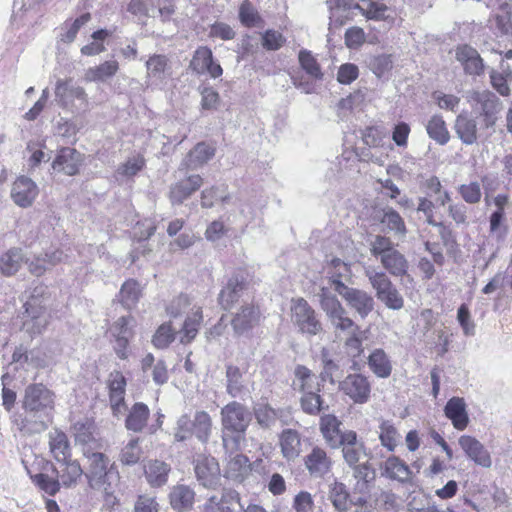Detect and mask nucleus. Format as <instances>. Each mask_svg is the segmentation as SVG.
<instances>
[{
    "label": "nucleus",
    "mask_w": 512,
    "mask_h": 512,
    "mask_svg": "<svg viewBox=\"0 0 512 512\" xmlns=\"http://www.w3.org/2000/svg\"><path fill=\"white\" fill-rule=\"evenodd\" d=\"M371 255L379 259L383 268L392 276L403 277L407 274L409 264L392 240L383 235L375 236L370 246Z\"/></svg>",
    "instance_id": "obj_1"
},
{
    "label": "nucleus",
    "mask_w": 512,
    "mask_h": 512,
    "mask_svg": "<svg viewBox=\"0 0 512 512\" xmlns=\"http://www.w3.org/2000/svg\"><path fill=\"white\" fill-rule=\"evenodd\" d=\"M221 421L224 433V446L228 448V437H231L235 446L238 447L240 440L244 439L245 432L249 426V411L239 402H230L221 409Z\"/></svg>",
    "instance_id": "obj_2"
},
{
    "label": "nucleus",
    "mask_w": 512,
    "mask_h": 512,
    "mask_svg": "<svg viewBox=\"0 0 512 512\" xmlns=\"http://www.w3.org/2000/svg\"><path fill=\"white\" fill-rule=\"evenodd\" d=\"M417 210L424 214L428 224L438 229L447 254L455 256L459 251L456 236L450 226L443 222V214L438 212L437 206L430 199L421 197L418 202Z\"/></svg>",
    "instance_id": "obj_3"
},
{
    "label": "nucleus",
    "mask_w": 512,
    "mask_h": 512,
    "mask_svg": "<svg viewBox=\"0 0 512 512\" xmlns=\"http://www.w3.org/2000/svg\"><path fill=\"white\" fill-rule=\"evenodd\" d=\"M84 457L88 460V468L85 476L91 486L94 485H111L109 479H119V473L115 469L114 464L110 463L107 455L101 452H90L88 449L83 450Z\"/></svg>",
    "instance_id": "obj_4"
},
{
    "label": "nucleus",
    "mask_w": 512,
    "mask_h": 512,
    "mask_svg": "<svg viewBox=\"0 0 512 512\" xmlns=\"http://www.w3.org/2000/svg\"><path fill=\"white\" fill-rule=\"evenodd\" d=\"M321 309L326 313L328 319L336 330L359 331V326L347 316V311L328 288L323 287L319 294Z\"/></svg>",
    "instance_id": "obj_5"
},
{
    "label": "nucleus",
    "mask_w": 512,
    "mask_h": 512,
    "mask_svg": "<svg viewBox=\"0 0 512 512\" xmlns=\"http://www.w3.org/2000/svg\"><path fill=\"white\" fill-rule=\"evenodd\" d=\"M291 320L302 334L317 335L322 331V323L315 309L302 297L291 300Z\"/></svg>",
    "instance_id": "obj_6"
},
{
    "label": "nucleus",
    "mask_w": 512,
    "mask_h": 512,
    "mask_svg": "<svg viewBox=\"0 0 512 512\" xmlns=\"http://www.w3.org/2000/svg\"><path fill=\"white\" fill-rule=\"evenodd\" d=\"M55 394L43 383L29 384L25 388L22 399V408L28 412H41L53 410L55 407Z\"/></svg>",
    "instance_id": "obj_7"
},
{
    "label": "nucleus",
    "mask_w": 512,
    "mask_h": 512,
    "mask_svg": "<svg viewBox=\"0 0 512 512\" xmlns=\"http://www.w3.org/2000/svg\"><path fill=\"white\" fill-rule=\"evenodd\" d=\"M372 287L376 290L377 298L388 308L399 310L404 306L403 297L384 272H375L369 276Z\"/></svg>",
    "instance_id": "obj_8"
},
{
    "label": "nucleus",
    "mask_w": 512,
    "mask_h": 512,
    "mask_svg": "<svg viewBox=\"0 0 512 512\" xmlns=\"http://www.w3.org/2000/svg\"><path fill=\"white\" fill-rule=\"evenodd\" d=\"M340 391L354 404H365L371 398L369 378L359 373L347 375L339 384Z\"/></svg>",
    "instance_id": "obj_9"
},
{
    "label": "nucleus",
    "mask_w": 512,
    "mask_h": 512,
    "mask_svg": "<svg viewBox=\"0 0 512 512\" xmlns=\"http://www.w3.org/2000/svg\"><path fill=\"white\" fill-rule=\"evenodd\" d=\"M71 434L76 444L84 449L101 448V437L96 421L92 417L79 419L71 425Z\"/></svg>",
    "instance_id": "obj_10"
},
{
    "label": "nucleus",
    "mask_w": 512,
    "mask_h": 512,
    "mask_svg": "<svg viewBox=\"0 0 512 512\" xmlns=\"http://www.w3.org/2000/svg\"><path fill=\"white\" fill-rule=\"evenodd\" d=\"M197 480L206 488H216L220 484L221 471L217 459L211 455L200 454L194 460Z\"/></svg>",
    "instance_id": "obj_11"
},
{
    "label": "nucleus",
    "mask_w": 512,
    "mask_h": 512,
    "mask_svg": "<svg viewBox=\"0 0 512 512\" xmlns=\"http://www.w3.org/2000/svg\"><path fill=\"white\" fill-rule=\"evenodd\" d=\"M253 469V463L245 454L230 451L226 457L223 475L233 482L243 483L252 475Z\"/></svg>",
    "instance_id": "obj_12"
},
{
    "label": "nucleus",
    "mask_w": 512,
    "mask_h": 512,
    "mask_svg": "<svg viewBox=\"0 0 512 512\" xmlns=\"http://www.w3.org/2000/svg\"><path fill=\"white\" fill-rule=\"evenodd\" d=\"M126 386L127 380L121 371L115 370L109 374L107 379L108 398L114 416H119L126 408Z\"/></svg>",
    "instance_id": "obj_13"
},
{
    "label": "nucleus",
    "mask_w": 512,
    "mask_h": 512,
    "mask_svg": "<svg viewBox=\"0 0 512 512\" xmlns=\"http://www.w3.org/2000/svg\"><path fill=\"white\" fill-rule=\"evenodd\" d=\"M241 499L238 492L224 489L220 495L209 497L201 507V512H242Z\"/></svg>",
    "instance_id": "obj_14"
},
{
    "label": "nucleus",
    "mask_w": 512,
    "mask_h": 512,
    "mask_svg": "<svg viewBox=\"0 0 512 512\" xmlns=\"http://www.w3.org/2000/svg\"><path fill=\"white\" fill-rule=\"evenodd\" d=\"M83 161V155L75 148L62 147L57 151L52 169L67 176H75L80 172Z\"/></svg>",
    "instance_id": "obj_15"
},
{
    "label": "nucleus",
    "mask_w": 512,
    "mask_h": 512,
    "mask_svg": "<svg viewBox=\"0 0 512 512\" xmlns=\"http://www.w3.org/2000/svg\"><path fill=\"white\" fill-rule=\"evenodd\" d=\"M189 67L198 75L209 74L212 78H219L223 73L221 65L214 61L212 50L207 46L195 50Z\"/></svg>",
    "instance_id": "obj_16"
},
{
    "label": "nucleus",
    "mask_w": 512,
    "mask_h": 512,
    "mask_svg": "<svg viewBox=\"0 0 512 512\" xmlns=\"http://www.w3.org/2000/svg\"><path fill=\"white\" fill-rule=\"evenodd\" d=\"M303 462L310 476L316 478H323L329 474L333 465L327 451L320 446H314L303 458Z\"/></svg>",
    "instance_id": "obj_17"
},
{
    "label": "nucleus",
    "mask_w": 512,
    "mask_h": 512,
    "mask_svg": "<svg viewBox=\"0 0 512 512\" xmlns=\"http://www.w3.org/2000/svg\"><path fill=\"white\" fill-rule=\"evenodd\" d=\"M248 286V275L239 273L233 275L219 294V303L225 310H229L238 302L243 291Z\"/></svg>",
    "instance_id": "obj_18"
},
{
    "label": "nucleus",
    "mask_w": 512,
    "mask_h": 512,
    "mask_svg": "<svg viewBox=\"0 0 512 512\" xmlns=\"http://www.w3.org/2000/svg\"><path fill=\"white\" fill-rule=\"evenodd\" d=\"M459 445L465 455L475 464L484 468H489L492 465V459L489 451L475 437L462 435L459 438Z\"/></svg>",
    "instance_id": "obj_19"
},
{
    "label": "nucleus",
    "mask_w": 512,
    "mask_h": 512,
    "mask_svg": "<svg viewBox=\"0 0 512 512\" xmlns=\"http://www.w3.org/2000/svg\"><path fill=\"white\" fill-rule=\"evenodd\" d=\"M337 293L351 308L355 309L362 318L366 317L373 310V298L363 290L347 286L342 287V290H339Z\"/></svg>",
    "instance_id": "obj_20"
},
{
    "label": "nucleus",
    "mask_w": 512,
    "mask_h": 512,
    "mask_svg": "<svg viewBox=\"0 0 512 512\" xmlns=\"http://www.w3.org/2000/svg\"><path fill=\"white\" fill-rule=\"evenodd\" d=\"M342 447L343 458L351 467H356L365 451V446L358 441V435L353 430H346L338 441V447Z\"/></svg>",
    "instance_id": "obj_21"
},
{
    "label": "nucleus",
    "mask_w": 512,
    "mask_h": 512,
    "mask_svg": "<svg viewBox=\"0 0 512 512\" xmlns=\"http://www.w3.org/2000/svg\"><path fill=\"white\" fill-rule=\"evenodd\" d=\"M38 195L36 184L26 176L18 177L11 189V198L19 207L26 208L32 205Z\"/></svg>",
    "instance_id": "obj_22"
},
{
    "label": "nucleus",
    "mask_w": 512,
    "mask_h": 512,
    "mask_svg": "<svg viewBox=\"0 0 512 512\" xmlns=\"http://www.w3.org/2000/svg\"><path fill=\"white\" fill-rule=\"evenodd\" d=\"M203 320L204 316L202 307L194 306L186 315L178 332L179 342L183 345L192 343L199 333Z\"/></svg>",
    "instance_id": "obj_23"
},
{
    "label": "nucleus",
    "mask_w": 512,
    "mask_h": 512,
    "mask_svg": "<svg viewBox=\"0 0 512 512\" xmlns=\"http://www.w3.org/2000/svg\"><path fill=\"white\" fill-rule=\"evenodd\" d=\"M57 463L59 464V468H55L53 465L52 467L53 471L56 472L61 486L65 488L76 486L84 475L80 462L70 457Z\"/></svg>",
    "instance_id": "obj_24"
},
{
    "label": "nucleus",
    "mask_w": 512,
    "mask_h": 512,
    "mask_svg": "<svg viewBox=\"0 0 512 512\" xmlns=\"http://www.w3.org/2000/svg\"><path fill=\"white\" fill-rule=\"evenodd\" d=\"M203 185V178L198 175H190L170 187L169 199L173 204H182Z\"/></svg>",
    "instance_id": "obj_25"
},
{
    "label": "nucleus",
    "mask_w": 512,
    "mask_h": 512,
    "mask_svg": "<svg viewBox=\"0 0 512 512\" xmlns=\"http://www.w3.org/2000/svg\"><path fill=\"white\" fill-rule=\"evenodd\" d=\"M455 57L461 63L465 73L470 75H480L483 73V60L478 51L470 45H458L455 49Z\"/></svg>",
    "instance_id": "obj_26"
},
{
    "label": "nucleus",
    "mask_w": 512,
    "mask_h": 512,
    "mask_svg": "<svg viewBox=\"0 0 512 512\" xmlns=\"http://www.w3.org/2000/svg\"><path fill=\"white\" fill-rule=\"evenodd\" d=\"M444 415L451 421L456 430L463 431L469 425L467 405L462 397L454 396L450 398L444 407Z\"/></svg>",
    "instance_id": "obj_27"
},
{
    "label": "nucleus",
    "mask_w": 512,
    "mask_h": 512,
    "mask_svg": "<svg viewBox=\"0 0 512 512\" xmlns=\"http://www.w3.org/2000/svg\"><path fill=\"white\" fill-rule=\"evenodd\" d=\"M293 388L300 394L308 391H322L324 379L317 376L308 367L297 365L294 370Z\"/></svg>",
    "instance_id": "obj_28"
},
{
    "label": "nucleus",
    "mask_w": 512,
    "mask_h": 512,
    "mask_svg": "<svg viewBox=\"0 0 512 512\" xmlns=\"http://www.w3.org/2000/svg\"><path fill=\"white\" fill-rule=\"evenodd\" d=\"M261 312L259 306L247 304L241 306L231 320V325L236 333H244L252 329L260 322Z\"/></svg>",
    "instance_id": "obj_29"
},
{
    "label": "nucleus",
    "mask_w": 512,
    "mask_h": 512,
    "mask_svg": "<svg viewBox=\"0 0 512 512\" xmlns=\"http://www.w3.org/2000/svg\"><path fill=\"white\" fill-rule=\"evenodd\" d=\"M279 446L283 458L287 461H294L301 454V435L300 433L291 428L282 430L279 434Z\"/></svg>",
    "instance_id": "obj_30"
},
{
    "label": "nucleus",
    "mask_w": 512,
    "mask_h": 512,
    "mask_svg": "<svg viewBox=\"0 0 512 512\" xmlns=\"http://www.w3.org/2000/svg\"><path fill=\"white\" fill-rule=\"evenodd\" d=\"M382 475L402 483L408 482L412 478V471L404 460L400 457L389 456L381 465Z\"/></svg>",
    "instance_id": "obj_31"
},
{
    "label": "nucleus",
    "mask_w": 512,
    "mask_h": 512,
    "mask_svg": "<svg viewBox=\"0 0 512 512\" xmlns=\"http://www.w3.org/2000/svg\"><path fill=\"white\" fill-rule=\"evenodd\" d=\"M455 133L466 145L475 144L478 140L477 122L469 113L461 112L457 115L454 124Z\"/></svg>",
    "instance_id": "obj_32"
},
{
    "label": "nucleus",
    "mask_w": 512,
    "mask_h": 512,
    "mask_svg": "<svg viewBox=\"0 0 512 512\" xmlns=\"http://www.w3.org/2000/svg\"><path fill=\"white\" fill-rule=\"evenodd\" d=\"M49 450L57 462L72 457V449L66 433L60 429H54L49 433Z\"/></svg>",
    "instance_id": "obj_33"
},
{
    "label": "nucleus",
    "mask_w": 512,
    "mask_h": 512,
    "mask_svg": "<svg viewBox=\"0 0 512 512\" xmlns=\"http://www.w3.org/2000/svg\"><path fill=\"white\" fill-rule=\"evenodd\" d=\"M341 424V421L333 414H325L320 417V432L325 442L332 448L338 447V441L343 433L340 430Z\"/></svg>",
    "instance_id": "obj_34"
},
{
    "label": "nucleus",
    "mask_w": 512,
    "mask_h": 512,
    "mask_svg": "<svg viewBox=\"0 0 512 512\" xmlns=\"http://www.w3.org/2000/svg\"><path fill=\"white\" fill-rule=\"evenodd\" d=\"M170 466L160 460H149L144 465V474L151 487H161L167 483Z\"/></svg>",
    "instance_id": "obj_35"
},
{
    "label": "nucleus",
    "mask_w": 512,
    "mask_h": 512,
    "mask_svg": "<svg viewBox=\"0 0 512 512\" xmlns=\"http://www.w3.org/2000/svg\"><path fill=\"white\" fill-rule=\"evenodd\" d=\"M149 417V407L143 402H136L126 416L125 427L133 432H142L147 426Z\"/></svg>",
    "instance_id": "obj_36"
},
{
    "label": "nucleus",
    "mask_w": 512,
    "mask_h": 512,
    "mask_svg": "<svg viewBox=\"0 0 512 512\" xmlns=\"http://www.w3.org/2000/svg\"><path fill=\"white\" fill-rule=\"evenodd\" d=\"M195 500L194 491L186 485H176L171 489L169 502L171 507L179 512L188 510L192 507Z\"/></svg>",
    "instance_id": "obj_37"
},
{
    "label": "nucleus",
    "mask_w": 512,
    "mask_h": 512,
    "mask_svg": "<svg viewBox=\"0 0 512 512\" xmlns=\"http://www.w3.org/2000/svg\"><path fill=\"white\" fill-rule=\"evenodd\" d=\"M368 366L378 378H388L392 373V362L387 353L381 349H374L368 356Z\"/></svg>",
    "instance_id": "obj_38"
},
{
    "label": "nucleus",
    "mask_w": 512,
    "mask_h": 512,
    "mask_svg": "<svg viewBox=\"0 0 512 512\" xmlns=\"http://www.w3.org/2000/svg\"><path fill=\"white\" fill-rule=\"evenodd\" d=\"M375 219L396 235L404 236L407 233L406 224L401 215L391 207L381 209Z\"/></svg>",
    "instance_id": "obj_39"
},
{
    "label": "nucleus",
    "mask_w": 512,
    "mask_h": 512,
    "mask_svg": "<svg viewBox=\"0 0 512 512\" xmlns=\"http://www.w3.org/2000/svg\"><path fill=\"white\" fill-rule=\"evenodd\" d=\"M378 438L383 448L388 452H394L401 442V435L390 420H382L379 424Z\"/></svg>",
    "instance_id": "obj_40"
},
{
    "label": "nucleus",
    "mask_w": 512,
    "mask_h": 512,
    "mask_svg": "<svg viewBox=\"0 0 512 512\" xmlns=\"http://www.w3.org/2000/svg\"><path fill=\"white\" fill-rule=\"evenodd\" d=\"M327 274L335 291L339 292V290H342V287H347L343 283V279L350 277L351 268L349 264L341 259L333 258L327 265Z\"/></svg>",
    "instance_id": "obj_41"
},
{
    "label": "nucleus",
    "mask_w": 512,
    "mask_h": 512,
    "mask_svg": "<svg viewBox=\"0 0 512 512\" xmlns=\"http://www.w3.org/2000/svg\"><path fill=\"white\" fill-rule=\"evenodd\" d=\"M24 262V256L20 248H11L0 257V270L5 276L16 274Z\"/></svg>",
    "instance_id": "obj_42"
},
{
    "label": "nucleus",
    "mask_w": 512,
    "mask_h": 512,
    "mask_svg": "<svg viewBox=\"0 0 512 512\" xmlns=\"http://www.w3.org/2000/svg\"><path fill=\"white\" fill-rule=\"evenodd\" d=\"M191 430L193 436H196L199 441L207 443L212 432L210 415L206 411H197L191 419Z\"/></svg>",
    "instance_id": "obj_43"
},
{
    "label": "nucleus",
    "mask_w": 512,
    "mask_h": 512,
    "mask_svg": "<svg viewBox=\"0 0 512 512\" xmlns=\"http://www.w3.org/2000/svg\"><path fill=\"white\" fill-rule=\"evenodd\" d=\"M119 70L116 60H109L97 66L90 67L85 73V79L89 82H103L113 77Z\"/></svg>",
    "instance_id": "obj_44"
},
{
    "label": "nucleus",
    "mask_w": 512,
    "mask_h": 512,
    "mask_svg": "<svg viewBox=\"0 0 512 512\" xmlns=\"http://www.w3.org/2000/svg\"><path fill=\"white\" fill-rule=\"evenodd\" d=\"M215 155V147L205 142L197 143L187 155V166L196 168L208 162Z\"/></svg>",
    "instance_id": "obj_45"
},
{
    "label": "nucleus",
    "mask_w": 512,
    "mask_h": 512,
    "mask_svg": "<svg viewBox=\"0 0 512 512\" xmlns=\"http://www.w3.org/2000/svg\"><path fill=\"white\" fill-rule=\"evenodd\" d=\"M62 252L54 251L52 253H45L44 256L35 257L28 264V270L35 276H41L45 273L49 266H54L61 262Z\"/></svg>",
    "instance_id": "obj_46"
},
{
    "label": "nucleus",
    "mask_w": 512,
    "mask_h": 512,
    "mask_svg": "<svg viewBox=\"0 0 512 512\" xmlns=\"http://www.w3.org/2000/svg\"><path fill=\"white\" fill-rule=\"evenodd\" d=\"M141 296L139 283L135 279L126 280L119 292V301L127 309H131L137 304Z\"/></svg>",
    "instance_id": "obj_47"
},
{
    "label": "nucleus",
    "mask_w": 512,
    "mask_h": 512,
    "mask_svg": "<svg viewBox=\"0 0 512 512\" xmlns=\"http://www.w3.org/2000/svg\"><path fill=\"white\" fill-rule=\"evenodd\" d=\"M426 130L429 137L440 145H445L450 139L446 123L440 115H434L430 118Z\"/></svg>",
    "instance_id": "obj_48"
},
{
    "label": "nucleus",
    "mask_w": 512,
    "mask_h": 512,
    "mask_svg": "<svg viewBox=\"0 0 512 512\" xmlns=\"http://www.w3.org/2000/svg\"><path fill=\"white\" fill-rule=\"evenodd\" d=\"M176 338V331L171 321L159 325L152 336V344L157 349H166Z\"/></svg>",
    "instance_id": "obj_49"
},
{
    "label": "nucleus",
    "mask_w": 512,
    "mask_h": 512,
    "mask_svg": "<svg viewBox=\"0 0 512 512\" xmlns=\"http://www.w3.org/2000/svg\"><path fill=\"white\" fill-rule=\"evenodd\" d=\"M324 400L321 391H308L301 393L300 406L303 412L308 415H318L323 409Z\"/></svg>",
    "instance_id": "obj_50"
},
{
    "label": "nucleus",
    "mask_w": 512,
    "mask_h": 512,
    "mask_svg": "<svg viewBox=\"0 0 512 512\" xmlns=\"http://www.w3.org/2000/svg\"><path fill=\"white\" fill-rule=\"evenodd\" d=\"M32 483L41 491L49 496H55L61 489V484L56 477H51L46 473L30 474Z\"/></svg>",
    "instance_id": "obj_51"
},
{
    "label": "nucleus",
    "mask_w": 512,
    "mask_h": 512,
    "mask_svg": "<svg viewBox=\"0 0 512 512\" xmlns=\"http://www.w3.org/2000/svg\"><path fill=\"white\" fill-rule=\"evenodd\" d=\"M329 498L339 512H346L351 506L350 495L343 483H334L331 487Z\"/></svg>",
    "instance_id": "obj_52"
},
{
    "label": "nucleus",
    "mask_w": 512,
    "mask_h": 512,
    "mask_svg": "<svg viewBox=\"0 0 512 512\" xmlns=\"http://www.w3.org/2000/svg\"><path fill=\"white\" fill-rule=\"evenodd\" d=\"M298 61L301 68L312 78L320 80L323 77L320 64L311 51L302 49L298 54Z\"/></svg>",
    "instance_id": "obj_53"
},
{
    "label": "nucleus",
    "mask_w": 512,
    "mask_h": 512,
    "mask_svg": "<svg viewBox=\"0 0 512 512\" xmlns=\"http://www.w3.org/2000/svg\"><path fill=\"white\" fill-rule=\"evenodd\" d=\"M146 68L149 77L163 78L169 69V59L163 54H153L146 61Z\"/></svg>",
    "instance_id": "obj_54"
},
{
    "label": "nucleus",
    "mask_w": 512,
    "mask_h": 512,
    "mask_svg": "<svg viewBox=\"0 0 512 512\" xmlns=\"http://www.w3.org/2000/svg\"><path fill=\"white\" fill-rule=\"evenodd\" d=\"M13 424L24 435L39 433L47 428V424L44 421L30 420L22 414L13 417Z\"/></svg>",
    "instance_id": "obj_55"
},
{
    "label": "nucleus",
    "mask_w": 512,
    "mask_h": 512,
    "mask_svg": "<svg viewBox=\"0 0 512 512\" xmlns=\"http://www.w3.org/2000/svg\"><path fill=\"white\" fill-rule=\"evenodd\" d=\"M226 378L228 394L232 397L238 396L243 390V375L240 368L232 364L227 365Z\"/></svg>",
    "instance_id": "obj_56"
},
{
    "label": "nucleus",
    "mask_w": 512,
    "mask_h": 512,
    "mask_svg": "<svg viewBox=\"0 0 512 512\" xmlns=\"http://www.w3.org/2000/svg\"><path fill=\"white\" fill-rule=\"evenodd\" d=\"M55 95L62 103L66 102L67 97H72L87 103V94L82 87L69 88L67 82L59 80L56 83Z\"/></svg>",
    "instance_id": "obj_57"
},
{
    "label": "nucleus",
    "mask_w": 512,
    "mask_h": 512,
    "mask_svg": "<svg viewBox=\"0 0 512 512\" xmlns=\"http://www.w3.org/2000/svg\"><path fill=\"white\" fill-rule=\"evenodd\" d=\"M239 19L248 28L257 26L262 18L249 0H244L239 7Z\"/></svg>",
    "instance_id": "obj_58"
},
{
    "label": "nucleus",
    "mask_w": 512,
    "mask_h": 512,
    "mask_svg": "<svg viewBox=\"0 0 512 512\" xmlns=\"http://www.w3.org/2000/svg\"><path fill=\"white\" fill-rule=\"evenodd\" d=\"M142 455V449L139 446V439L130 440L121 450L120 461L124 465H134L138 463Z\"/></svg>",
    "instance_id": "obj_59"
},
{
    "label": "nucleus",
    "mask_w": 512,
    "mask_h": 512,
    "mask_svg": "<svg viewBox=\"0 0 512 512\" xmlns=\"http://www.w3.org/2000/svg\"><path fill=\"white\" fill-rule=\"evenodd\" d=\"M91 20V14L86 12L77 17L73 22L68 24L65 22L67 27L66 31L61 34V41L64 43H72L79 32V30Z\"/></svg>",
    "instance_id": "obj_60"
},
{
    "label": "nucleus",
    "mask_w": 512,
    "mask_h": 512,
    "mask_svg": "<svg viewBox=\"0 0 512 512\" xmlns=\"http://www.w3.org/2000/svg\"><path fill=\"white\" fill-rule=\"evenodd\" d=\"M458 193L467 204L475 205L481 201L482 191L477 181L461 184L458 187Z\"/></svg>",
    "instance_id": "obj_61"
},
{
    "label": "nucleus",
    "mask_w": 512,
    "mask_h": 512,
    "mask_svg": "<svg viewBox=\"0 0 512 512\" xmlns=\"http://www.w3.org/2000/svg\"><path fill=\"white\" fill-rule=\"evenodd\" d=\"M191 305V298L186 293L174 296L165 306L167 315L173 318L179 317L185 309Z\"/></svg>",
    "instance_id": "obj_62"
},
{
    "label": "nucleus",
    "mask_w": 512,
    "mask_h": 512,
    "mask_svg": "<svg viewBox=\"0 0 512 512\" xmlns=\"http://www.w3.org/2000/svg\"><path fill=\"white\" fill-rule=\"evenodd\" d=\"M146 160L143 155L137 154L136 156L128 158L124 163L118 167V173L125 177H133L144 169Z\"/></svg>",
    "instance_id": "obj_63"
},
{
    "label": "nucleus",
    "mask_w": 512,
    "mask_h": 512,
    "mask_svg": "<svg viewBox=\"0 0 512 512\" xmlns=\"http://www.w3.org/2000/svg\"><path fill=\"white\" fill-rule=\"evenodd\" d=\"M261 40L262 47L267 51H277L283 47L286 42V38L283 34L274 29H267L262 34Z\"/></svg>",
    "instance_id": "obj_64"
}]
</instances>
